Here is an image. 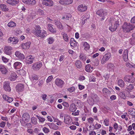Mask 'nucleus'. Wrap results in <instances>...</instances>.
<instances>
[{
    "mask_svg": "<svg viewBox=\"0 0 135 135\" xmlns=\"http://www.w3.org/2000/svg\"><path fill=\"white\" fill-rule=\"evenodd\" d=\"M110 23L112 26L109 27V29L111 31H115L119 25V21L117 20L115 21V19L113 18H110Z\"/></svg>",
    "mask_w": 135,
    "mask_h": 135,
    "instance_id": "nucleus-1",
    "label": "nucleus"
},
{
    "mask_svg": "<svg viewBox=\"0 0 135 135\" xmlns=\"http://www.w3.org/2000/svg\"><path fill=\"white\" fill-rule=\"evenodd\" d=\"M40 29L41 27L39 26H36V28H35L34 34L37 37H44L46 35V32L44 30L41 32Z\"/></svg>",
    "mask_w": 135,
    "mask_h": 135,
    "instance_id": "nucleus-2",
    "label": "nucleus"
},
{
    "mask_svg": "<svg viewBox=\"0 0 135 135\" xmlns=\"http://www.w3.org/2000/svg\"><path fill=\"white\" fill-rule=\"evenodd\" d=\"M135 27L134 25L130 23L124 22L122 26L123 30L124 32H128L133 30Z\"/></svg>",
    "mask_w": 135,
    "mask_h": 135,
    "instance_id": "nucleus-3",
    "label": "nucleus"
},
{
    "mask_svg": "<svg viewBox=\"0 0 135 135\" xmlns=\"http://www.w3.org/2000/svg\"><path fill=\"white\" fill-rule=\"evenodd\" d=\"M77 109L76 106L73 103L71 104L69 110L70 111L73 113L72 114L74 115H78L79 114V111L78 110L76 112H75Z\"/></svg>",
    "mask_w": 135,
    "mask_h": 135,
    "instance_id": "nucleus-4",
    "label": "nucleus"
},
{
    "mask_svg": "<svg viewBox=\"0 0 135 135\" xmlns=\"http://www.w3.org/2000/svg\"><path fill=\"white\" fill-rule=\"evenodd\" d=\"M111 53L109 52L106 54L102 58L101 63L102 64H104L107 61L110 57Z\"/></svg>",
    "mask_w": 135,
    "mask_h": 135,
    "instance_id": "nucleus-5",
    "label": "nucleus"
},
{
    "mask_svg": "<svg viewBox=\"0 0 135 135\" xmlns=\"http://www.w3.org/2000/svg\"><path fill=\"white\" fill-rule=\"evenodd\" d=\"M42 64L41 62H38L33 64L32 68L34 70H38L42 66Z\"/></svg>",
    "mask_w": 135,
    "mask_h": 135,
    "instance_id": "nucleus-6",
    "label": "nucleus"
},
{
    "mask_svg": "<svg viewBox=\"0 0 135 135\" xmlns=\"http://www.w3.org/2000/svg\"><path fill=\"white\" fill-rule=\"evenodd\" d=\"M3 88L4 90L6 91H11V89L10 86V82L8 81H5L3 83Z\"/></svg>",
    "mask_w": 135,
    "mask_h": 135,
    "instance_id": "nucleus-7",
    "label": "nucleus"
},
{
    "mask_svg": "<svg viewBox=\"0 0 135 135\" xmlns=\"http://www.w3.org/2000/svg\"><path fill=\"white\" fill-rule=\"evenodd\" d=\"M72 119L68 115H66L64 117V121L65 123L68 125L71 124Z\"/></svg>",
    "mask_w": 135,
    "mask_h": 135,
    "instance_id": "nucleus-8",
    "label": "nucleus"
},
{
    "mask_svg": "<svg viewBox=\"0 0 135 135\" xmlns=\"http://www.w3.org/2000/svg\"><path fill=\"white\" fill-rule=\"evenodd\" d=\"M8 42L11 43L13 44H16L17 43L18 41V38L16 37H10L8 40Z\"/></svg>",
    "mask_w": 135,
    "mask_h": 135,
    "instance_id": "nucleus-9",
    "label": "nucleus"
},
{
    "mask_svg": "<svg viewBox=\"0 0 135 135\" xmlns=\"http://www.w3.org/2000/svg\"><path fill=\"white\" fill-rule=\"evenodd\" d=\"M43 4L46 6H52L53 5L54 3L52 0H44L42 2Z\"/></svg>",
    "mask_w": 135,
    "mask_h": 135,
    "instance_id": "nucleus-10",
    "label": "nucleus"
},
{
    "mask_svg": "<svg viewBox=\"0 0 135 135\" xmlns=\"http://www.w3.org/2000/svg\"><path fill=\"white\" fill-rule=\"evenodd\" d=\"M24 85L23 84H18L16 87V90L18 92L22 91L24 89Z\"/></svg>",
    "mask_w": 135,
    "mask_h": 135,
    "instance_id": "nucleus-11",
    "label": "nucleus"
},
{
    "mask_svg": "<svg viewBox=\"0 0 135 135\" xmlns=\"http://www.w3.org/2000/svg\"><path fill=\"white\" fill-rule=\"evenodd\" d=\"M12 48L10 46H5L4 48V51L7 55H10L12 53L11 50Z\"/></svg>",
    "mask_w": 135,
    "mask_h": 135,
    "instance_id": "nucleus-12",
    "label": "nucleus"
},
{
    "mask_svg": "<svg viewBox=\"0 0 135 135\" xmlns=\"http://www.w3.org/2000/svg\"><path fill=\"white\" fill-rule=\"evenodd\" d=\"M97 15H98L100 17L103 16H106L107 15V12L103 10V9H101L98 10L96 12Z\"/></svg>",
    "mask_w": 135,
    "mask_h": 135,
    "instance_id": "nucleus-13",
    "label": "nucleus"
},
{
    "mask_svg": "<svg viewBox=\"0 0 135 135\" xmlns=\"http://www.w3.org/2000/svg\"><path fill=\"white\" fill-rule=\"evenodd\" d=\"M73 0H60L59 1V3L62 5H68L71 3Z\"/></svg>",
    "mask_w": 135,
    "mask_h": 135,
    "instance_id": "nucleus-14",
    "label": "nucleus"
},
{
    "mask_svg": "<svg viewBox=\"0 0 135 135\" xmlns=\"http://www.w3.org/2000/svg\"><path fill=\"white\" fill-rule=\"evenodd\" d=\"M34 57L31 55L27 56L26 58V62L28 64H31L33 62Z\"/></svg>",
    "mask_w": 135,
    "mask_h": 135,
    "instance_id": "nucleus-15",
    "label": "nucleus"
},
{
    "mask_svg": "<svg viewBox=\"0 0 135 135\" xmlns=\"http://www.w3.org/2000/svg\"><path fill=\"white\" fill-rule=\"evenodd\" d=\"M55 83L56 85L60 87H62L64 84V82L62 80L57 79L55 80Z\"/></svg>",
    "mask_w": 135,
    "mask_h": 135,
    "instance_id": "nucleus-16",
    "label": "nucleus"
},
{
    "mask_svg": "<svg viewBox=\"0 0 135 135\" xmlns=\"http://www.w3.org/2000/svg\"><path fill=\"white\" fill-rule=\"evenodd\" d=\"M15 55L17 57L20 59L23 60L25 58L24 55L23 54H21L19 51H16L15 52Z\"/></svg>",
    "mask_w": 135,
    "mask_h": 135,
    "instance_id": "nucleus-17",
    "label": "nucleus"
},
{
    "mask_svg": "<svg viewBox=\"0 0 135 135\" xmlns=\"http://www.w3.org/2000/svg\"><path fill=\"white\" fill-rule=\"evenodd\" d=\"M78 8V11L81 12H84L87 9V6H84L83 4L79 5Z\"/></svg>",
    "mask_w": 135,
    "mask_h": 135,
    "instance_id": "nucleus-18",
    "label": "nucleus"
},
{
    "mask_svg": "<svg viewBox=\"0 0 135 135\" xmlns=\"http://www.w3.org/2000/svg\"><path fill=\"white\" fill-rule=\"evenodd\" d=\"M17 77V76L16 74L14 73H12L10 76L8 78L11 81H13L15 80Z\"/></svg>",
    "mask_w": 135,
    "mask_h": 135,
    "instance_id": "nucleus-19",
    "label": "nucleus"
},
{
    "mask_svg": "<svg viewBox=\"0 0 135 135\" xmlns=\"http://www.w3.org/2000/svg\"><path fill=\"white\" fill-rule=\"evenodd\" d=\"M22 66V64L20 62H16L13 64L14 68L16 69H19Z\"/></svg>",
    "mask_w": 135,
    "mask_h": 135,
    "instance_id": "nucleus-20",
    "label": "nucleus"
},
{
    "mask_svg": "<svg viewBox=\"0 0 135 135\" xmlns=\"http://www.w3.org/2000/svg\"><path fill=\"white\" fill-rule=\"evenodd\" d=\"M0 71L2 74L4 75L6 74L8 71L6 68L2 65H0Z\"/></svg>",
    "mask_w": 135,
    "mask_h": 135,
    "instance_id": "nucleus-21",
    "label": "nucleus"
},
{
    "mask_svg": "<svg viewBox=\"0 0 135 135\" xmlns=\"http://www.w3.org/2000/svg\"><path fill=\"white\" fill-rule=\"evenodd\" d=\"M0 7L2 10L4 12H7L9 10L8 8L7 7L6 5L4 4H0Z\"/></svg>",
    "mask_w": 135,
    "mask_h": 135,
    "instance_id": "nucleus-22",
    "label": "nucleus"
},
{
    "mask_svg": "<svg viewBox=\"0 0 135 135\" xmlns=\"http://www.w3.org/2000/svg\"><path fill=\"white\" fill-rule=\"evenodd\" d=\"M128 51L127 50H125L123 54V58L125 61H127L128 59Z\"/></svg>",
    "mask_w": 135,
    "mask_h": 135,
    "instance_id": "nucleus-23",
    "label": "nucleus"
},
{
    "mask_svg": "<svg viewBox=\"0 0 135 135\" xmlns=\"http://www.w3.org/2000/svg\"><path fill=\"white\" fill-rule=\"evenodd\" d=\"M78 43L74 40V38H71L70 39V44L71 46L73 47H75L76 46V44Z\"/></svg>",
    "mask_w": 135,
    "mask_h": 135,
    "instance_id": "nucleus-24",
    "label": "nucleus"
},
{
    "mask_svg": "<svg viewBox=\"0 0 135 135\" xmlns=\"http://www.w3.org/2000/svg\"><path fill=\"white\" fill-rule=\"evenodd\" d=\"M55 24L57 26V27L61 29H62L63 28V27L62 26V24L59 21H58V20H55Z\"/></svg>",
    "mask_w": 135,
    "mask_h": 135,
    "instance_id": "nucleus-25",
    "label": "nucleus"
},
{
    "mask_svg": "<svg viewBox=\"0 0 135 135\" xmlns=\"http://www.w3.org/2000/svg\"><path fill=\"white\" fill-rule=\"evenodd\" d=\"M49 27L48 29L51 32L55 33L56 32V30L55 29H54L52 27V25L50 24H49L48 25Z\"/></svg>",
    "mask_w": 135,
    "mask_h": 135,
    "instance_id": "nucleus-26",
    "label": "nucleus"
},
{
    "mask_svg": "<svg viewBox=\"0 0 135 135\" xmlns=\"http://www.w3.org/2000/svg\"><path fill=\"white\" fill-rule=\"evenodd\" d=\"M126 88V90L128 92H131V91L134 88V86L132 84H130L128 86H127Z\"/></svg>",
    "mask_w": 135,
    "mask_h": 135,
    "instance_id": "nucleus-27",
    "label": "nucleus"
},
{
    "mask_svg": "<svg viewBox=\"0 0 135 135\" xmlns=\"http://www.w3.org/2000/svg\"><path fill=\"white\" fill-rule=\"evenodd\" d=\"M27 116H28V117H29V114L28 113H24L22 116L23 119L26 122H28L29 121V120L26 117V116L27 117Z\"/></svg>",
    "mask_w": 135,
    "mask_h": 135,
    "instance_id": "nucleus-28",
    "label": "nucleus"
},
{
    "mask_svg": "<svg viewBox=\"0 0 135 135\" xmlns=\"http://www.w3.org/2000/svg\"><path fill=\"white\" fill-rule=\"evenodd\" d=\"M103 93L105 95L109 94L110 93V91L109 90L106 88H104L103 89Z\"/></svg>",
    "mask_w": 135,
    "mask_h": 135,
    "instance_id": "nucleus-29",
    "label": "nucleus"
},
{
    "mask_svg": "<svg viewBox=\"0 0 135 135\" xmlns=\"http://www.w3.org/2000/svg\"><path fill=\"white\" fill-rule=\"evenodd\" d=\"M76 67L78 68H80L82 66L81 62L79 60H77L75 63Z\"/></svg>",
    "mask_w": 135,
    "mask_h": 135,
    "instance_id": "nucleus-30",
    "label": "nucleus"
},
{
    "mask_svg": "<svg viewBox=\"0 0 135 135\" xmlns=\"http://www.w3.org/2000/svg\"><path fill=\"white\" fill-rule=\"evenodd\" d=\"M128 112L129 114L133 116L135 114V109L133 108H130L129 109Z\"/></svg>",
    "mask_w": 135,
    "mask_h": 135,
    "instance_id": "nucleus-31",
    "label": "nucleus"
},
{
    "mask_svg": "<svg viewBox=\"0 0 135 135\" xmlns=\"http://www.w3.org/2000/svg\"><path fill=\"white\" fill-rule=\"evenodd\" d=\"M118 84L121 87H123L124 86V82L122 80H119L118 81Z\"/></svg>",
    "mask_w": 135,
    "mask_h": 135,
    "instance_id": "nucleus-32",
    "label": "nucleus"
},
{
    "mask_svg": "<svg viewBox=\"0 0 135 135\" xmlns=\"http://www.w3.org/2000/svg\"><path fill=\"white\" fill-rule=\"evenodd\" d=\"M83 46L84 47V49L86 50H89L90 48L89 45L86 42H84Z\"/></svg>",
    "mask_w": 135,
    "mask_h": 135,
    "instance_id": "nucleus-33",
    "label": "nucleus"
},
{
    "mask_svg": "<svg viewBox=\"0 0 135 135\" xmlns=\"http://www.w3.org/2000/svg\"><path fill=\"white\" fill-rule=\"evenodd\" d=\"M30 79L32 81H34L35 80H37L38 79L37 76L35 74H33L31 76L30 78Z\"/></svg>",
    "mask_w": 135,
    "mask_h": 135,
    "instance_id": "nucleus-34",
    "label": "nucleus"
},
{
    "mask_svg": "<svg viewBox=\"0 0 135 135\" xmlns=\"http://www.w3.org/2000/svg\"><path fill=\"white\" fill-rule=\"evenodd\" d=\"M79 57L83 61H85L86 59V56L84 55L83 54H80Z\"/></svg>",
    "mask_w": 135,
    "mask_h": 135,
    "instance_id": "nucleus-35",
    "label": "nucleus"
},
{
    "mask_svg": "<svg viewBox=\"0 0 135 135\" xmlns=\"http://www.w3.org/2000/svg\"><path fill=\"white\" fill-rule=\"evenodd\" d=\"M62 35L63 38L64 40L66 41H68L69 38L67 34L65 33H63Z\"/></svg>",
    "mask_w": 135,
    "mask_h": 135,
    "instance_id": "nucleus-36",
    "label": "nucleus"
},
{
    "mask_svg": "<svg viewBox=\"0 0 135 135\" xmlns=\"http://www.w3.org/2000/svg\"><path fill=\"white\" fill-rule=\"evenodd\" d=\"M8 26L9 27H13L16 26V24L14 22L11 21L8 23Z\"/></svg>",
    "mask_w": 135,
    "mask_h": 135,
    "instance_id": "nucleus-37",
    "label": "nucleus"
},
{
    "mask_svg": "<svg viewBox=\"0 0 135 135\" xmlns=\"http://www.w3.org/2000/svg\"><path fill=\"white\" fill-rule=\"evenodd\" d=\"M130 75H127L125 76L123 78V80L125 82H127L129 83L130 81Z\"/></svg>",
    "mask_w": 135,
    "mask_h": 135,
    "instance_id": "nucleus-38",
    "label": "nucleus"
},
{
    "mask_svg": "<svg viewBox=\"0 0 135 135\" xmlns=\"http://www.w3.org/2000/svg\"><path fill=\"white\" fill-rule=\"evenodd\" d=\"M95 102V100L94 99L92 98L89 100L88 101V103L90 105H93L94 104Z\"/></svg>",
    "mask_w": 135,
    "mask_h": 135,
    "instance_id": "nucleus-39",
    "label": "nucleus"
},
{
    "mask_svg": "<svg viewBox=\"0 0 135 135\" xmlns=\"http://www.w3.org/2000/svg\"><path fill=\"white\" fill-rule=\"evenodd\" d=\"M91 66L89 64L87 65L85 67L86 71L88 72H89L90 71Z\"/></svg>",
    "mask_w": 135,
    "mask_h": 135,
    "instance_id": "nucleus-40",
    "label": "nucleus"
},
{
    "mask_svg": "<svg viewBox=\"0 0 135 135\" xmlns=\"http://www.w3.org/2000/svg\"><path fill=\"white\" fill-rule=\"evenodd\" d=\"M20 74L23 76L25 74L26 72L23 69H21L19 70Z\"/></svg>",
    "mask_w": 135,
    "mask_h": 135,
    "instance_id": "nucleus-41",
    "label": "nucleus"
},
{
    "mask_svg": "<svg viewBox=\"0 0 135 135\" xmlns=\"http://www.w3.org/2000/svg\"><path fill=\"white\" fill-rule=\"evenodd\" d=\"M36 116L41 122H44L45 120V118H44L40 117L38 115H36Z\"/></svg>",
    "mask_w": 135,
    "mask_h": 135,
    "instance_id": "nucleus-42",
    "label": "nucleus"
},
{
    "mask_svg": "<svg viewBox=\"0 0 135 135\" xmlns=\"http://www.w3.org/2000/svg\"><path fill=\"white\" fill-rule=\"evenodd\" d=\"M31 121L32 123L35 124H36L37 123V119L34 117H32L31 118Z\"/></svg>",
    "mask_w": 135,
    "mask_h": 135,
    "instance_id": "nucleus-43",
    "label": "nucleus"
},
{
    "mask_svg": "<svg viewBox=\"0 0 135 135\" xmlns=\"http://www.w3.org/2000/svg\"><path fill=\"white\" fill-rule=\"evenodd\" d=\"M92 98L94 99L95 102H98L99 100V97L96 94H94V97Z\"/></svg>",
    "mask_w": 135,
    "mask_h": 135,
    "instance_id": "nucleus-44",
    "label": "nucleus"
},
{
    "mask_svg": "<svg viewBox=\"0 0 135 135\" xmlns=\"http://www.w3.org/2000/svg\"><path fill=\"white\" fill-rule=\"evenodd\" d=\"M75 90V88L74 86H72L71 87L68 89V90L70 92H72L74 91Z\"/></svg>",
    "mask_w": 135,
    "mask_h": 135,
    "instance_id": "nucleus-45",
    "label": "nucleus"
},
{
    "mask_svg": "<svg viewBox=\"0 0 135 135\" xmlns=\"http://www.w3.org/2000/svg\"><path fill=\"white\" fill-rule=\"evenodd\" d=\"M28 4H31L32 5H35L36 3V1L35 0H30Z\"/></svg>",
    "mask_w": 135,
    "mask_h": 135,
    "instance_id": "nucleus-46",
    "label": "nucleus"
},
{
    "mask_svg": "<svg viewBox=\"0 0 135 135\" xmlns=\"http://www.w3.org/2000/svg\"><path fill=\"white\" fill-rule=\"evenodd\" d=\"M13 0H7L6 1V2L8 4L12 6H14V4L13 3Z\"/></svg>",
    "mask_w": 135,
    "mask_h": 135,
    "instance_id": "nucleus-47",
    "label": "nucleus"
},
{
    "mask_svg": "<svg viewBox=\"0 0 135 135\" xmlns=\"http://www.w3.org/2000/svg\"><path fill=\"white\" fill-rule=\"evenodd\" d=\"M104 77L105 78V80H106L107 82H108V80L109 79V75L108 74H105L104 75Z\"/></svg>",
    "mask_w": 135,
    "mask_h": 135,
    "instance_id": "nucleus-48",
    "label": "nucleus"
},
{
    "mask_svg": "<svg viewBox=\"0 0 135 135\" xmlns=\"http://www.w3.org/2000/svg\"><path fill=\"white\" fill-rule=\"evenodd\" d=\"M47 40L49 41V43L51 44L54 41V39L52 37H51L48 38Z\"/></svg>",
    "mask_w": 135,
    "mask_h": 135,
    "instance_id": "nucleus-49",
    "label": "nucleus"
},
{
    "mask_svg": "<svg viewBox=\"0 0 135 135\" xmlns=\"http://www.w3.org/2000/svg\"><path fill=\"white\" fill-rule=\"evenodd\" d=\"M129 83H133L135 79L133 76H130Z\"/></svg>",
    "mask_w": 135,
    "mask_h": 135,
    "instance_id": "nucleus-50",
    "label": "nucleus"
},
{
    "mask_svg": "<svg viewBox=\"0 0 135 135\" xmlns=\"http://www.w3.org/2000/svg\"><path fill=\"white\" fill-rule=\"evenodd\" d=\"M24 44L25 46H26V48H29L30 46L31 42H30L29 41L24 43Z\"/></svg>",
    "mask_w": 135,
    "mask_h": 135,
    "instance_id": "nucleus-51",
    "label": "nucleus"
},
{
    "mask_svg": "<svg viewBox=\"0 0 135 135\" xmlns=\"http://www.w3.org/2000/svg\"><path fill=\"white\" fill-rule=\"evenodd\" d=\"M43 130L45 133H47L50 131L49 129L45 127L43 128Z\"/></svg>",
    "mask_w": 135,
    "mask_h": 135,
    "instance_id": "nucleus-52",
    "label": "nucleus"
},
{
    "mask_svg": "<svg viewBox=\"0 0 135 135\" xmlns=\"http://www.w3.org/2000/svg\"><path fill=\"white\" fill-rule=\"evenodd\" d=\"M120 96L121 97L124 99H125L126 98V97L125 96L124 94L123 93H122L120 92L119 93Z\"/></svg>",
    "mask_w": 135,
    "mask_h": 135,
    "instance_id": "nucleus-53",
    "label": "nucleus"
},
{
    "mask_svg": "<svg viewBox=\"0 0 135 135\" xmlns=\"http://www.w3.org/2000/svg\"><path fill=\"white\" fill-rule=\"evenodd\" d=\"M53 78V77L52 76H49L48 78L46 80L47 82H49Z\"/></svg>",
    "mask_w": 135,
    "mask_h": 135,
    "instance_id": "nucleus-54",
    "label": "nucleus"
},
{
    "mask_svg": "<svg viewBox=\"0 0 135 135\" xmlns=\"http://www.w3.org/2000/svg\"><path fill=\"white\" fill-rule=\"evenodd\" d=\"M6 101L10 103L13 101V99L12 98L8 97Z\"/></svg>",
    "mask_w": 135,
    "mask_h": 135,
    "instance_id": "nucleus-55",
    "label": "nucleus"
},
{
    "mask_svg": "<svg viewBox=\"0 0 135 135\" xmlns=\"http://www.w3.org/2000/svg\"><path fill=\"white\" fill-rule=\"evenodd\" d=\"M5 125V122H2L0 123V126L2 128H3L4 127Z\"/></svg>",
    "mask_w": 135,
    "mask_h": 135,
    "instance_id": "nucleus-56",
    "label": "nucleus"
},
{
    "mask_svg": "<svg viewBox=\"0 0 135 135\" xmlns=\"http://www.w3.org/2000/svg\"><path fill=\"white\" fill-rule=\"evenodd\" d=\"M104 123L105 125L106 126H108L109 125L108 122L109 121L107 119H105L104 120Z\"/></svg>",
    "mask_w": 135,
    "mask_h": 135,
    "instance_id": "nucleus-57",
    "label": "nucleus"
},
{
    "mask_svg": "<svg viewBox=\"0 0 135 135\" xmlns=\"http://www.w3.org/2000/svg\"><path fill=\"white\" fill-rule=\"evenodd\" d=\"M55 120L56 122H57L56 124L57 125L59 126L61 124V122L60 120H58L57 119H55Z\"/></svg>",
    "mask_w": 135,
    "mask_h": 135,
    "instance_id": "nucleus-58",
    "label": "nucleus"
},
{
    "mask_svg": "<svg viewBox=\"0 0 135 135\" xmlns=\"http://www.w3.org/2000/svg\"><path fill=\"white\" fill-rule=\"evenodd\" d=\"M107 67L109 68H113L114 67V65L113 64H108Z\"/></svg>",
    "mask_w": 135,
    "mask_h": 135,
    "instance_id": "nucleus-59",
    "label": "nucleus"
},
{
    "mask_svg": "<svg viewBox=\"0 0 135 135\" xmlns=\"http://www.w3.org/2000/svg\"><path fill=\"white\" fill-rule=\"evenodd\" d=\"M47 95L46 94H43L42 95L41 97L42 99L44 100H46Z\"/></svg>",
    "mask_w": 135,
    "mask_h": 135,
    "instance_id": "nucleus-60",
    "label": "nucleus"
},
{
    "mask_svg": "<svg viewBox=\"0 0 135 135\" xmlns=\"http://www.w3.org/2000/svg\"><path fill=\"white\" fill-rule=\"evenodd\" d=\"M114 128L116 130H117V129L118 127V124L116 123H115L113 125Z\"/></svg>",
    "mask_w": 135,
    "mask_h": 135,
    "instance_id": "nucleus-61",
    "label": "nucleus"
},
{
    "mask_svg": "<svg viewBox=\"0 0 135 135\" xmlns=\"http://www.w3.org/2000/svg\"><path fill=\"white\" fill-rule=\"evenodd\" d=\"M63 105L66 107H68L69 106V104L68 103L64 102L62 103Z\"/></svg>",
    "mask_w": 135,
    "mask_h": 135,
    "instance_id": "nucleus-62",
    "label": "nucleus"
},
{
    "mask_svg": "<svg viewBox=\"0 0 135 135\" xmlns=\"http://www.w3.org/2000/svg\"><path fill=\"white\" fill-rule=\"evenodd\" d=\"M126 65L127 67H128L129 68L132 67L133 65L127 62L126 64Z\"/></svg>",
    "mask_w": 135,
    "mask_h": 135,
    "instance_id": "nucleus-63",
    "label": "nucleus"
},
{
    "mask_svg": "<svg viewBox=\"0 0 135 135\" xmlns=\"http://www.w3.org/2000/svg\"><path fill=\"white\" fill-rule=\"evenodd\" d=\"M131 23L135 24V17L134 16L132 18L131 20Z\"/></svg>",
    "mask_w": 135,
    "mask_h": 135,
    "instance_id": "nucleus-64",
    "label": "nucleus"
}]
</instances>
